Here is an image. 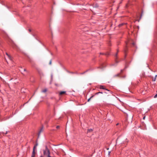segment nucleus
Wrapping results in <instances>:
<instances>
[{
    "instance_id": "32",
    "label": "nucleus",
    "mask_w": 157,
    "mask_h": 157,
    "mask_svg": "<svg viewBox=\"0 0 157 157\" xmlns=\"http://www.w3.org/2000/svg\"><path fill=\"white\" fill-rule=\"evenodd\" d=\"M20 70V71H22V70Z\"/></svg>"
},
{
    "instance_id": "3",
    "label": "nucleus",
    "mask_w": 157,
    "mask_h": 157,
    "mask_svg": "<svg viewBox=\"0 0 157 157\" xmlns=\"http://www.w3.org/2000/svg\"><path fill=\"white\" fill-rule=\"evenodd\" d=\"M118 50H117V53L115 54V63H118V61L117 60V54H118Z\"/></svg>"
},
{
    "instance_id": "14",
    "label": "nucleus",
    "mask_w": 157,
    "mask_h": 157,
    "mask_svg": "<svg viewBox=\"0 0 157 157\" xmlns=\"http://www.w3.org/2000/svg\"><path fill=\"white\" fill-rule=\"evenodd\" d=\"M36 147L34 146L33 148V151H34L35 152V150L36 149Z\"/></svg>"
},
{
    "instance_id": "13",
    "label": "nucleus",
    "mask_w": 157,
    "mask_h": 157,
    "mask_svg": "<svg viewBox=\"0 0 157 157\" xmlns=\"http://www.w3.org/2000/svg\"><path fill=\"white\" fill-rule=\"evenodd\" d=\"M47 91V89H44L43 90H42V92H43L44 93V92H46Z\"/></svg>"
},
{
    "instance_id": "15",
    "label": "nucleus",
    "mask_w": 157,
    "mask_h": 157,
    "mask_svg": "<svg viewBox=\"0 0 157 157\" xmlns=\"http://www.w3.org/2000/svg\"><path fill=\"white\" fill-rule=\"evenodd\" d=\"M93 7H98V5L97 4H95V6H94Z\"/></svg>"
},
{
    "instance_id": "18",
    "label": "nucleus",
    "mask_w": 157,
    "mask_h": 157,
    "mask_svg": "<svg viewBox=\"0 0 157 157\" xmlns=\"http://www.w3.org/2000/svg\"><path fill=\"white\" fill-rule=\"evenodd\" d=\"M100 93H99V92H98L96 93L95 94V95H98V94H100Z\"/></svg>"
},
{
    "instance_id": "28",
    "label": "nucleus",
    "mask_w": 157,
    "mask_h": 157,
    "mask_svg": "<svg viewBox=\"0 0 157 157\" xmlns=\"http://www.w3.org/2000/svg\"><path fill=\"white\" fill-rule=\"evenodd\" d=\"M123 71V70H121V73H122Z\"/></svg>"
},
{
    "instance_id": "17",
    "label": "nucleus",
    "mask_w": 157,
    "mask_h": 157,
    "mask_svg": "<svg viewBox=\"0 0 157 157\" xmlns=\"http://www.w3.org/2000/svg\"><path fill=\"white\" fill-rule=\"evenodd\" d=\"M98 68H100L101 69H102L103 68V66H101V67H98Z\"/></svg>"
},
{
    "instance_id": "2",
    "label": "nucleus",
    "mask_w": 157,
    "mask_h": 157,
    "mask_svg": "<svg viewBox=\"0 0 157 157\" xmlns=\"http://www.w3.org/2000/svg\"><path fill=\"white\" fill-rule=\"evenodd\" d=\"M117 76H119L121 78H125L126 77V75H124L123 76L121 75L120 73H118V74H117L115 75L114 76V77H117Z\"/></svg>"
},
{
    "instance_id": "19",
    "label": "nucleus",
    "mask_w": 157,
    "mask_h": 157,
    "mask_svg": "<svg viewBox=\"0 0 157 157\" xmlns=\"http://www.w3.org/2000/svg\"><path fill=\"white\" fill-rule=\"evenodd\" d=\"M157 97V94H156V95H155L154 96V98H156Z\"/></svg>"
},
{
    "instance_id": "12",
    "label": "nucleus",
    "mask_w": 157,
    "mask_h": 157,
    "mask_svg": "<svg viewBox=\"0 0 157 157\" xmlns=\"http://www.w3.org/2000/svg\"><path fill=\"white\" fill-rule=\"evenodd\" d=\"M100 54H105V55H106V56H108L109 55V53H105V54H104V53H100Z\"/></svg>"
},
{
    "instance_id": "33",
    "label": "nucleus",
    "mask_w": 157,
    "mask_h": 157,
    "mask_svg": "<svg viewBox=\"0 0 157 157\" xmlns=\"http://www.w3.org/2000/svg\"><path fill=\"white\" fill-rule=\"evenodd\" d=\"M40 157H43L41 156H40Z\"/></svg>"
},
{
    "instance_id": "9",
    "label": "nucleus",
    "mask_w": 157,
    "mask_h": 157,
    "mask_svg": "<svg viewBox=\"0 0 157 157\" xmlns=\"http://www.w3.org/2000/svg\"><path fill=\"white\" fill-rule=\"evenodd\" d=\"M94 95H93L92 96H91L88 99V100H87V101L88 102H89L90 101V99L91 98H93L94 97Z\"/></svg>"
},
{
    "instance_id": "10",
    "label": "nucleus",
    "mask_w": 157,
    "mask_h": 157,
    "mask_svg": "<svg viewBox=\"0 0 157 157\" xmlns=\"http://www.w3.org/2000/svg\"><path fill=\"white\" fill-rule=\"evenodd\" d=\"M89 70H87L86 71H84V72L80 73V75H83V74L85 73L86 72H87V71H88Z\"/></svg>"
},
{
    "instance_id": "27",
    "label": "nucleus",
    "mask_w": 157,
    "mask_h": 157,
    "mask_svg": "<svg viewBox=\"0 0 157 157\" xmlns=\"http://www.w3.org/2000/svg\"><path fill=\"white\" fill-rule=\"evenodd\" d=\"M23 70H24V71H27L25 69H24Z\"/></svg>"
},
{
    "instance_id": "6",
    "label": "nucleus",
    "mask_w": 157,
    "mask_h": 157,
    "mask_svg": "<svg viewBox=\"0 0 157 157\" xmlns=\"http://www.w3.org/2000/svg\"><path fill=\"white\" fill-rule=\"evenodd\" d=\"M35 152L33 151L32 154V155L31 157H35Z\"/></svg>"
},
{
    "instance_id": "25",
    "label": "nucleus",
    "mask_w": 157,
    "mask_h": 157,
    "mask_svg": "<svg viewBox=\"0 0 157 157\" xmlns=\"http://www.w3.org/2000/svg\"><path fill=\"white\" fill-rule=\"evenodd\" d=\"M8 133V131L6 132L5 133H4L5 134H6Z\"/></svg>"
},
{
    "instance_id": "22",
    "label": "nucleus",
    "mask_w": 157,
    "mask_h": 157,
    "mask_svg": "<svg viewBox=\"0 0 157 157\" xmlns=\"http://www.w3.org/2000/svg\"><path fill=\"white\" fill-rule=\"evenodd\" d=\"M38 145V144L37 143H36V144L35 145V146L37 147V146Z\"/></svg>"
},
{
    "instance_id": "31",
    "label": "nucleus",
    "mask_w": 157,
    "mask_h": 157,
    "mask_svg": "<svg viewBox=\"0 0 157 157\" xmlns=\"http://www.w3.org/2000/svg\"><path fill=\"white\" fill-rule=\"evenodd\" d=\"M118 123H117V124L116 125H118Z\"/></svg>"
},
{
    "instance_id": "11",
    "label": "nucleus",
    "mask_w": 157,
    "mask_h": 157,
    "mask_svg": "<svg viewBox=\"0 0 157 157\" xmlns=\"http://www.w3.org/2000/svg\"><path fill=\"white\" fill-rule=\"evenodd\" d=\"M92 131V129H88L87 130V132H91Z\"/></svg>"
},
{
    "instance_id": "7",
    "label": "nucleus",
    "mask_w": 157,
    "mask_h": 157,
    "mask_svg": "<svg viewBox=\"0 0 157 157\" xmlns=\"http://www.w3.org/2000/svg\"><path fill=\"white\" fill-rule=\"evenodd\" d=\"M66 92L65 91H62L60 92L59 93L60 95H62L63 94H64L66 93Z\"/></svg>"
},
{
    "instance_id": "8",
    "label": "nucleus",
    "mask_w": 157,
    "mask_h": 157,
    "mask_svg": "<svg viewBox=\"0 0 157 157\" xmlns=\"http://www.w3.org/2000/svg\"><path fill=\"white\" fill-rule=\"evenodd\" d=\"M157 76V75H156L155 76V77H154V78H153V79H152V80L153 81L155 82V81H156V78Z\"/></svg>"
},
{
    "instance_id": "20",
    "label": "nucleus",
    "mask_w": 157,
    "mask_h": 157,
    "mask_svg": "<svg viewBox=\"0 0 157 157\" xmlns=\"http://www.w3.org/2000/svg\"><path fill=\"white\" fill-rule=\"evenodd\" d=\"M123 25V24H120V25H119V27H120L121 26H122V25Z\"/></svg>"
},
{
    "instance_id": "16",
    "label": "nucleus",
    "mask_w": 157,
    "mask_h": 157,
    "mask_svg": "<svg viewBox=\"0 0 157 157\" xmlns=\"http://www.w3.org/2000/svg\"><path fill=\"white\" fill-rule=\"evenodd\" d=\"M6 54L8 56V57H9V58L10 59L11 58L10 56L8 55V53H6Z\"/></svg>"
},
{
    "instance_id": "29",
    "label": "nucleus",
    "mask_w": 157,
    "mask_h": 157,
    "mask_svg": "<svg viewBox=\"0 0 157 157\" xmlns=\"http://www.w3.org/2000/svg\"><path fill=\"white\" fill-rule=\"evenodd\" d=\"M99 93H100V94H103V92H99Z\"/></svg>"
},
{
    "instance_id": "34",
    "label": "nucleus",
    "mask_w": 157,
    "mask_h": 157,
    "mask_svg": "<svg viewBox=\"0 0 157 157\" xmlns=\"http://www.w3.org/2000/svg\"><path fill=\"white\" fill-rule=\"evenodd\" d=\"M156 92H157V91H156Z\"/></svg>"
},
{
    "instance_id": "5",
    "label": "nucleus",
    "mask_w": 157,
    "mask_h": 157,
    "mask_svg": "<svg viewBox=\"0 0 157 157\" xmlns=\"http://www.w3.org/2000/svg\"><path fill=\"white\" fill-rule=\"evenodd\" d=\"M100 89H104V90H108V91H109V90H107V89H105V88L104 86H102V85H100Z\"/></svg>"
},
{
    "instance_id": "24",
    "label": "nucleus",
    "mask_w": 157,
    "mask_h": 157,
    "mask_svg": "<svg viewBox=\"0 0 157 157\" xmlns=\"http://www.w3.org/2000/svg\"><path fill=\"white\" fill-rule=\"evenodd\" d=\"M51 63H52V61L51 60L49 62V64H51Z\"/></svg>"
},
{
    "instance_id": "30",
    "label": "nucleus",
    "mask_w": 157,
    "mask_h": 157,
    "mask_svg": "<svg viewBox=\"0 0 157 157\" xmlns=\"http://www.w3.org/2000/svg\"><path fill=\"white\" fill-rule=\"evenodd\" d=\"M145 117H143V119H145Z\"/></svg>"
},
{
    "instance_id": "26",
    "label": "nucleus",
    "mask_w": 157,
    "mask_h": 157,
    "mask_svg": "<svg viewBox=\"0 0 157 157\" xmlns=\"http://www.w3.org/2000/svg\"><path fill=\"white\" fill-rule=\"evenodd\" d=\"M29 32H30L31 31V29H29Z\"/></svg>"
},
{
    "instance_id": "1",
    "label": "nucleus",
    "mask_w": 157,
    "mask_h": 157,
    "mask_svg": "<svg viewBox=\"0 0 157 157\" xmlns=\"http://www.w3.org/2000/svg\"><path fill=\"white\" fill-rule=\"evenodd\" d=\"M43 155L45 157L50 155V151L47 145L45 146V149L43 150Z\"/></svg>"
},
{
    "instance_id": "4",
    "label": "nucleus",
    "mask_w": 157,
    "mask_h": 157,
    "mask_svg": "<svg viewBox=\"0 0 157 157\" xmlns=\"http://www.w3.org/2000/svg\"><path fill=\"white\" fill-rule=\"evenodd\" d=\"M43 128H44L43 126H42L41 127V128H40V130L39 132H38V136H40V133L42 132L43 131Z\"/></svg>"
},
{
    "instance_id": "23",
    "label": "nucleus",
    "mask_w": 157,
    "mask_h": 157,
    "mask_svg": "<svg viewBox=\"0 0 157 157\" xmlns=\"http://www.w3.org/2000/svg\"><path fill=\"white\" fill-rule=\"evenodd\" d=\"M132 45L133 46H134L135 45V44L134 43H132Z\"/></svg>"
},
{
    "instance_id": "21",
    "label": "nucleus",
    "mask_w": 157,
    "mask_h": 157,
    "mask_svg": "<svg viewBox=\"0 0 157 157\" xmlns=\"http://www.w3.org/2000/svg\"><path fill=\"white\" fill-rule=\"evenodd\" d=\"M59 128V126H57L56 127V128H57V129H58Z\"/></svg>"
}]
</instances>
